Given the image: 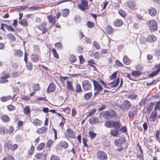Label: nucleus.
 <instances>
[{
  "instance_id": "nucleus-1",
  "label": "nucleus",
  "mask_w": 160,
  "mask_h": 160,
  "mask_svg": "<svg viewBox=\"0 0 160 160\" xmlns=\"http://www.w3.org/2000/svg\"><path fill=\"white\" fill-rule=\"evenodd\" d=\"M99 116L100 117H103L105 119L109 120L112 118L116 117L117 115L113 109H109L106 111L101 112Z\"/></svg>"
},
{
  "instance_id": "nucleus-2",
  "label": "nucleus",
  "mask_w": 160,
  "mask_h": 160,
  "mask_svg": "<svg viewBox=\"0 0 160 160\" xmlns=\"http://www.w3.org/2000/svg\"><path fill=\"white\" fill-rule=\"evenodd\" d=\"M158 23L155 20H151L148 21V25L149 27V30L152 32H155L158 30Z\"/></svg>"
},
{
  "instance_id": "nucleus-3",
  "label": "nucleus",
  "mask_w": 160,
  "mask_h": 160,
  "mask_svg": "<svg viewBox=\"0 0 160 160\" xmlns=\"http://www.w3.org/2000/svg\"><path fill=\"white\" fill-rule=\"evenodd\" d=\"M131 106V102L128 100H125L123 101L122 103L120 106V108L122 112H126L130 109Z\"/></svg>"
},
{
  "instance_id": "nucleus-4",
  "label": "nucleus",
  "mask_w": 160,
  "mask_h": 160,
  "mask_svg": "<svg viewBox=\"0 0 160 160\" xmlns=\"http://www.w3.org/2000/svg\"><path fill=\"white\" fill-rule=\"evenodd\" d=\"M82 86L83 90L85 91L90 90L92 88L91 82L87 80H85L82 82Z\"/></svg>"
},
{
  "instance_id": "nucleus-5",
  "label": "nucleus",
  "mask_w": 160,
  "mask_h": 160,
  "mask_svg": "<svg viewBox=\"0 0 160 160\" xmlns=\"http://www.w3.org/2000/svg\"><path fill=\"white\" fill-rule=\"evenodd\" d=\"M68 146V143L65 141H61L59 144L56 145L55 148L56 149L58 150L60 149V147L61 148L67 149Z\"/></svg>"
},
{
  "instance_id": "nucleus-6",
  "label": "nucleus",
  "mask_w": 160,
  "mask_h": 160,
  "mask_svg": "<svg viewBox=\"0 0 160 160\" xmlns=\"http://www.w3.org/2000/svg\"><path fill=\"white\" fill-rule=\"evenodd\" d=\"M97 157L99 160H106L107 158V155L103 151H99L97 152Z\"/></svg>"
},
{
  "instance_id": "nucleus-7",
  "label": "nucleus",
  "mask_w": 160,
  "mask_h": 160,
  "mask_svg": "<svg viewBox=\"0 0 160 160\" xmlns=\"http://www.w3.org/2000/svg\"><path fill=\"white\" fill-rule=\"evenodd\" d=\"M137 112V109L136 108L133 106L131 109L128 112V116L129 118H134L135 115L136 114Z\"/></svg>"
},
{
  "instance_id": "nucleus-8",
  "label": "nucleus",
  "mask_w": 160,
  "mask_h": 160,
  "mask_svg": "<svg viewBox=\"0 0 160 160\" xmlns=\"http://www.w3.org/2000/svg\"><path fill=\"white\" fill-rule=\"evenodd\" d=\"M92 82L94 86V90H98V91H101L103 89V88L102 86L99 83L98 81L93 80Z\"/></svg>"
},
{
  "instance_id": "nucleus-9",
  "label": "nucleus",
  "mask_w": 160,
  "mask_h": 160,
  "mask_svg": "<svg viewBox=\"0 0 160 160\" xmlns=\"http://www.w3.org/2000/svg\"><path fill=\"white\" fill-rule=\"evenodd\" d=\"M47 24L46 22H43L38 26V28L42 31V33H45L48 31V28H46Z\"/></svg>"
},
{
  "instance_id": "nucleus-10",
  "label": "nucleus",
  "mask_w": 160,
  "mask_h": 160,
  "mask_svg": "<svg viewBox=\"0 0 160 160\" xmlns=\"http://www.w3.org/2000/svg\"><path fill=\"white\" fill-rule=\"evenodd\" d=\"M157 39V38L153 35H149L146 38L147 41L150 43H154Z\"/></svg>"
},
{
  "instance_id": "nucleus-11",
  "label": "nucleus",
  "mask_w": 160,
  "mask_h": 160,
  "mask_svg": "<svg viewBox=\"0 0 160 160\" xmlns=\"http://www.w3.org/2000/svg\"><path fill=\"white\" fill-rule=\"evenodd\" d=\"M121 125V123L119 121H115L112 122V128H114V129L119 130Z\"/></svg>"
},
{
  "instance_id": "nucleus-12",
  "label": "nucleus",
  "mask_w": 160,
  "mask_h": 160,
  "mask_svg": "<svg viewBox=\"0 0 160 160\" xmlns=\"http://www.w3.org/2000/svg\"><path fill=\"white\" fill-rule=\"evenodd\" d=\"M56 85L53 83H51L47 89L48 92L50 93L54 92L56 89Z\"/></svg>"
},
{
  "instance_id": "nucleus-13",
  "label": "nucleus",
  "mask_w": 160,
  "mask_h": 160,
  "mask_svg": "<svg viewBox=\"0 0 160 160\" xmlns=\"http://www.w3.org/2000/svg\"><path fill=\"white\" fill-rule=\"evenodd\" d=\"M120 81L119 78L118 77L116 80H115L112 82L108 83V85H111L112 88H116L118 85Z\"/></svg>"
},
{
  "instance_id": "nucleus-14",
  "label": "nucleus",
  "mask_w": 160,
  "mask_h": 160,
  "mask_svg": "<svg viewBox=\"0 0 160 160\" xmlns=\"http://www.w3.org/2000/svg\"><path fill=\"white\" fill-rule=\"evenodd\" d=\"M123 24L122 21L120 19H116L113 23V25L117 27H120Z\"/></svg>"
},
{
  "instance_id": "nucleus-15",
  "label": "nucleus",
  "mask_w": 160,
  "mask_h": 160,
  "mask_svg": "<svg viewBox=\"0 0 160 160\" xmlns=\"http://www.w3.org/2000/svg\"><path fill=\"white\" fill-rule=\"evenodd\" d=\"M66 133L68 137L72 139L75 138V136L73 133L72 130L70 128H68L67 129Z\"/></svg>"
},
{
  "instance_id": "nucleus-16",
  "label": "nucleus",
  "mask_w": 160,
  "mask_h": 160,
  "mask_svg": "<svg viewBox=\"0 0 160 160\" xmlns=\"http://www.w3.org/2000/svg\"><path fill=\"white\" fill-rule=\"evenodd\" d=\"M99 122V119L97 117H93L89 118V122L91 124H96Z\"/></svg>"
},
{
  "instance_id": "nucleus-17",
  "label": "nucleus",
  "mask_w": 160,
  "mask_h": 160,
  "mask_svg": "<svg viewBox=\"0 0 160 160\" xmlns=\"http://www.w3.org/2000/svg\"><path fill=\"white\" fill-rule=\"evenodd\" d=\"M154 104V102H150L146 108V111L148 113H150L153 108Z\"/></svg>"
},
{
  "instance_id": "nucleus-18",
  "label": "nucleus",
  "mask_w": 160,
  "mask_h": 160,
  "mask_svg": "<svg viewBox=\"0 0 160 160\" xmlns=\"http://www.w3.org/2000/svg\"><path fill=\"white\" fill-rule=\"evenodd\" d=\"M32 60L35 62H37L39 59V56L35 53L32 54L31 56Z\"/></svg>"
},
{
  "instance_id": "nucleus-19",
  "label": "nucleus",
  "mask_w": 160,
  "mask_h": 160,
  "mask_svg": "<svg viewBox=\"0 0 160 160\" xmlns=\"http://www.w3.org/2000/svg\"><path fill=\"white\" fill-rule=\"evenodd\" d=\"M148 13L150 16L152 17L155 16L157 14V11L155 8L151 7L148 9Z\"/></svg>"
},
{
  "instance_id": "nucleus-20",
  "label": "nucleus",
  "mask_w": 160,
  "mask_h": 160,
  "mask_svg": "<svg viewBox=\"0 0 160 160\" xmlns=\"http://www.w3.org/2000/svg\"><path fill=\"white\" fill-rule=\"evenodd\" d=\"M119 132V130L116 129H111L110 131V134L112 136H117L118 134V132Z\"/></svg>"
},
{
  "instance_id": "nucleus-21",
  "label": "nucleus",
  "mask_w": 160,
  "mask_h": 160,
  "mask_svg": "<svg viewBox=\"0 0 160 160\" xmlns=\"http://www.w3.org/2000/svg\"><path fill=\"white\" fill-rule=\"evenodd\" d=\"M10 77L9 73L6 71H3L1 74V76L0 77V79H4L8 78Z\"/></svg>"
},
{
  "instance_id": "nucleus-22",
  "label": "nucleus",
  "mask_w": 160,
  "mask_h": 160,
  "mask_svg": "<svg viewBox=\"0 0 160 160\" xmlns=\"http://www.w3.org/2000/svg\"><path fill=\"white\" fill-rule=\"evenodd\" d=\"M46 129H47V127H42L38 129L36 131V132L39 134L42 133H45L46 132Z\"/></svg>"
},
{
  "instance_id": "nucleus-23",
  "label": "nucleus",
  "mask_w": 160,
  "mask_h": 160,
  "mask_svg": "<svg viewBox=\"0 0 160 160\" xmlns=\"http://www.w3.org/2000/svg\"><path fill=\"white\" fill-rule=\"evenodd\" d=\"M160 67H159L155 71H153L150 73L148 75V76L151 78H152L154 76H156L160 72Z\"/></svg>"
},
{
  "instance_id": "nucleus-24",
  "label": "nucleus",
  "mask_w": 160,
  "mask_h": 160,
  "mask_svg": "<svg viewBox=\"0 0 160 160\" xmlns=\"http://www.w3.org/2000/svg\"><path fill=\"white\" fill-rule=\"evenodd\" d=\"M123 63L126 65H129L130 63V60L127 56H124L123 58Z\"/></svg>"
},
{
  "instance_id": "nucleus-25",
  "label": "nucleus",
  "mask_w": 160,
  "mask_h": 160,
  "mask_svg": "<svg viewBox=\"0 0 160 160\" xmlns=\"http://www.w3.org/2000/svg\"><path fill=\"white\" fill-rule=\"evenodd\" d=\"M7 36L8 39L11 40L13 42H15L16 40L15 36L11 33L7 34Z\"/></svg>"
},
{
  "instance_id": "nucleus-26",
  "label": "nucleus",
  "mask_w": 160,
  "mask_h": 160,
  "mask_svg": "<svg viewBox=\"0 0 160 160\" xmlns=\"http://www.w3.org/2000/svg\"><path fill=\"white\" fill-rule=\"evenodd\" d=\"M127 5L132 10L133 9L136 5L134 2L129 1L127 2Z\"/></svg>"
},
{
  "instance_id": "nucleus-27",
  "label": "nucleus",
  "mask_w": 160,
  "mask_h": 160,
  "mask_svg": "<svg viewBox=\"0 0 160 160\" xmlns=\"http://www.w3.org/2000/svg\"><path fill=\"white\" fill-rule=\"evenodd\" d=\"M92 95V93L91 92L86 93L84 95V98L86 100H89L91 98Z\"/></svg>"
},
{
  "instance_id": "nucleus-28",
  "label": "nucleus",
  "mask_w": 160,
  "mask_h": 160,
  "mask_svg": "<svg viewBox=\"0 0 160 160\" xmlns=\"http://www.w3.org/2000/svg\"><path fill=\"white\" fill-rule=\"evenodd\" d=\"M48 19L49 22H52V25L55 23V17H53L51 15H49L48 16Z\"/></svg>"
},
{
  "instance_id": "nucleus-29",
  "label": "nucleus",
  "mask_w": 160,
  "mask_h": 160,
  "mask_svg": "<svg viewBox=\"0 0 160 160\" xmlns=\"http://www.w3.org/2000/svg\"><path fill=\"white\" fill-rule=\"evenodd\" d=\"M15 56H16L20 57L23 54V52L20 50H15Z\"/></svg>"
},
{
  "instance_id": "nucleus-30",
  "label": "nucleus",
  "mask_w": 160,
  "mask_h": 160,
  "mask_svg": "<svg viewBox=\"0 0 160 160\" xmlns=\"http://www.w3.org/2000/svg\"><path fill=\"white\" fill-rule=\"evenodd\" d=\"M67 88L68 90H70L71 91H73L74 90L73 86L72 85V82L69 81L67 82Z\"/></svg>"
},
{
  "instance_id": "nucleus-31",
  "label": "nucleus",
  "mask_w": 160,
  "mask_h": 160,
  "mask_svg": "<svg viewBox=\"0 0 160 160\" xmlns=\"http://www.w3.org/2000/svg\"><path fill=\"white\" fill-rule=\"evenodd\" d=\"M106 31L109 34H111L113 31L112 28L109 25H108L106 26Z\"/></svg>"
},
{
  "instance_id": "nucleus-32",
  "label": "nucleus",
  "mask_w": 160,
  "mask_h": 160,
  "mask_svg": "<svg viewBox=\"0 0 160 160\" xmlns=\"http://www.w3.org/2000/svg\"><path fill=\"white\" fill-rule=\"evenodd\" d=\"M75 91L78 93H80L82 92L81 85L78 83H77L76 85Z\"/></svg>"
},
{
  "instance_id": "nucleus-33",
  "label": "nucleus",
  "mask_w": 160,
  "mask_h": 160,
  "mask_svg": "<svg viewBox=\"0 0 160 160\" xmlns=\"http://www.w3.org/2000/svg\"><path fill=\"white\" fill-rule=\"evenodd\" d=\"M69 61L72 62H74L77 60L76 56L72 54L69 55Z\"/></svg>"
},
{
  "instance_id": "nucleus-34",
  "label": "nucleus",
  "mask_w": 160,
  "mask_h": 160,
  "mask_svg": "<svg viewBox=\"0 0 160 160\" xmlns=\"http://www.w3.org/2000/svg\"><path fill=\"white\" fill-rule=\"evenodd\" d=\"M142 74V72L140 71H133L131 72V75L133 76L137 77Z\"/></svg>"
},
{
  "instance_id": "nucleus-35",
  "label": "nucleus",
  "mask_w": 160,
  "mask_h": 160,
  "mask_svg": "<svg viewBox=\"0 0 160 160\" xmlns=\"http://www.w3.org/2000/svg\"><path fill=\"white\" fill-rule=\"evenodd\" d=\"M19 24L22 25L23 26H28V22L26 19H24L21 20L19 22Z\"/></svg>"
},
{
  "instance_id": "nucleus-36",
  "label": "nucleus",
  "mask_w": 160,
  "mask_h": 160,
  "mask_svg": "<svg viewBox=\"0 0 160 160\" xmlns=\"http://www.w3.org/2000/svg\"><path fill=\"white\" fill-rule=\"evenodd\" d=\"M40 89L41 88L39 87V85L38 84H34L33 87V90L34 92L39 91Z\"/></svg>"
},
{
  "instance_id": "nucleus-37",
  "label": "nucleus",
  "mask_w": 160,
  "mask_h": 160,
  "mask_svg": "<svg viewBox=\"0 0 160 160\" xmlns=\"http://www.w3.org/2000/svg\"><path fill=\"white\" fill-rule=\"evenodd\" d=\"M69 12L70 11L68 9H64L62 11V16L63 17H66L68 15Z\"/></svg>"
},
{
  "instance_id": "nucleus-38",
  "label": "nucleus",
  "mask_w": 160,
  "mask_h": 160,
  "mask_svg": "<svg viewBox=\"0 0 160 160\" xmlns=\"http://www.w3.org/2000/svg\"><path fill=\"white\" fill-rule=\"evenodd\" d=\"M112 121L111 120L106 122L104 123V126L108 128H112Z\"/></svg>"
},
{
  "instance_id": "nucleus-39",
  "label": "nucleus",
  "mask_w": 160,
  "mask_h": 160,
  "mask_svg": "<svg viewBox=\"0 0 160 160\" xmlns=\"http://www.w3.org/2000/svg\"><path fill=\"white\" fill-rule=\"evenodd\" d=\"M33 123L35 125L38 126L41 124V121L37 118H36L33 120Z\"/></svg>"
},
{
  "instance_id": "nucleus-40",
  "label": "nucleus",
  "mask_w": 160,
  "mask_h": 160,
  "mask_svg": "<svg viewBox=\"0 0 160 160\" xmlns=\"http://www.w3.org/2000/svg\"><path fill=\"white\" fill-rule=\"evenodd\" d=\"M27 69L28 70L31 71L33 68L32 64L30 62H27L26 63Z\"/></svg>"
},
{
  "instance_id": "nucleus-41",
  "label": "nucleus",
  "mask_w": 160,
  "mask_h": 160,
  "mask_svg": "<svg viewBox=\"0 0 160 160\" xmlns=\"http://www.w3.org/2000/svg\"><path fill=\"white\" fill-rule=\"evenodd\" d=\"M45 144L44 143H41L38 145L37 147V149L38 151L42 150L45 147Z\"/></svg>"
},
{
  "instance_id": "nucleus-42",
  "label": "nucleus",
  "mask_w": 160,
  "mask_h": 160,
  "mask_svg": "<svg viewBox=\"0 0 160 160\" xmlns=\"http://www.w3.org/2000/svg\"><path fill=\"white\" fill-rule=\"evenodd\" d=\"M5 28L7 30L9 31L12 32L15 31L14 29L11 25H8L6 24Z\"/></svg>"
},
{
  "instance_id": "nucleus-43",
  "label": "nucleus",
  "mask_w": 160,
  "mask_h": 160,
  "mask_svg": "<svg viewBox=\"0 0 160 160\" xmlns=\"http://www.w3.org/2000/svg\"><path fill=\"white\" fill-rule=\"evenodd\" d=\"M88 134L92 139L94 138L97 135L95 133L92 131H90L89 132Z\"/></svg>"
},
{
  "instance_id": "nucleus-44",
  "label": "nucleus",
  "mask_w": 160,
  "mask_h": 160,
  "mask_svg": "<svg viewBox=\"0 0 160 160\" xmlns=\"http://www.w3.org/2000/svg\"><path fill=\"white\" fill-rule=\"evenodd\" d=\"M52 53L54 56L56 58L58 59L59 58L58 54L57 53L55 49L53 48L52 50Z\"/></svg>"
},
{
  "instance_id": "nucleus-45",
  "label": "nucleus",
  "mask_w": 160,
  "mask_h": 160,
  "mask_svg": "<svg viewBox=\"0 0 160 160\" xmlns=\"http://www.w3.org/2000/svg\"><path fill=\"white\" fill-rule=\"evenodd\" d=\"M2 120L4 122H7L9 120V118L6 115H3L2 117Z\"/></svg>"
},
{
  "instance_id": "nucleus-46",
  "label": "nucleus",
  "mask_w": 160,
  "mask_h": 160,
  "mask_svg": "<svg viewBox=\"0 0 160 160\" xmlns=\"http://www.w3.org/2000/svg\"><path fill=\"white\" fill-rule=\"evenodd\" d=\"M87 25L89 28H92L94 27V23L90 21H88L87 22Z\"/></svg>"
},
{
  "instance_id": "nucleus-47",
  "label": "nucleus",
  "mask_w": 160,
  "mask_h": 160,
  "mask_svg": "<svg viewBox=\"0 0 160 160\" xmlns=\"http://www.w3.org/2000/svg\"><path fill=\"white\" fill-rule=\"evenodd\" d=\"M30 112V110L28 106H26L24 109V112L25 114L28 115Z\"/></svg>"
},
{
  "instance_id": "nucleus-48",
  "label": "nucleus",
  "mask_w": 160,
  "mask_h": 160,
  "mask_svg": "<svg viewBox=\"0 0 160 160\" xmlns=\"http://www.w3.org/2000/svg\"><path fill=\"white\" fill-rule=\"evenodd\" d=\"M118 12L119 14L123 18H124L126 16L125 12L122 9H120Z\"/></svg>"
},
{
  "instance_id": "nucleus-49",
  "label": "nucleus",
  "mask_w": 160,
  "mask_h": 160,
  "mask_svg": "<svg viewBox=\"0 0 160 160\" xmlns=\"http://www.w3.org/2000/svg\"><path fill=\"white\" fill-rule=\"evenodd\" d=\"M54 45L55 47H57L59 50L62 49L63 47L62 43L60 42L56 43Z\"/></svg>"
},
{
  "instance_id": "nucleus-50",
  "label": "nucleus",
  "mask_w": 160,
  "mask_h": 160,
  "mask_svg": "<svg viewBox=\"0 0 160 160\" xmlns=\"http://www.w3.org/2000/svg\"><path fill=\"white\" fill-rule=\"evenodd\" d=\"M96 109H93L87 115V118L92 116L96 112Z\"/></svg>"
},
{
  "instance_id": "nucleus-51",
  "label": "nucleus",
  "mask_w": 160,
  "mask_h": 160,
  "mask_svg": "<svg viewBox=\"0 0 160 160\" xmlns=\"http://www.w3.org/2000/svg\"><path fill=\"white\" fill-rule=\"evenodd\" d=\"M40 8V7L38 6H33L30 7L28 8V9L30 11H34L38 10Z\"/></svg>"
},
{
  "instance_id": "nucleus-52",
  "label": "nucleus",
  "mask_w": 160,
  "mask_h": 160,
  "mask_svg": "<svg viewBox=\"0 0 160 160\" xmlns=\"http://www.w3.org/2000/svg\"><path fill=\"white\" fill-rule=\"evenodd\" d=\"M93 44L95 48L97 49H99L100 48V45H99L98 42H96L95 41H94L93 42Z\"/></svg>"
},
{
  "instance_id": "nucleus-53",
  "label": "nucleus",
  "mask_w": 160,
  "mask_h": 160,
  "mask_svg": "<svg viewBox=\"0 0 160 160\" xmlns=\"http://www.w3.org/2000/svg\"><path fill=\"white\" fill-rule=\"evenodd\" d=\"M81 2H82V4L83 6H84L87 8L88 7V2L85 0H81Z\"/></svg>"
},
{
  "instance_id": "nucleus-54",
  "label": "nucleus",
  "mask_w": 160,
  "mask_h": 160,
  "mask_svg": "<svg viewBox=\"0 0 160 160\" xmlns=\"http://www.w3.org/2000/svg\"><path fill=\"white\" fill-rule=\"evenodd\" d=\"M154 109L156 110L157 109L160 110V101L157 102L156 105L154 107Z\"/></svg>"
},
{
  "instance_id": "nucleus-55",
  "label": "nucleus",
  "mask_w": 160,
  "mask_h": 160,
  "mask_svg": "<svg viewBox=\"0 0 160 160\" xmlns=\"http://www.w3.org/2000/svg\"><path fill=\"white\" fill-rule=\"evenodd\" d=\"M119 130V132L121 131L122 132H125L127 131V128L125 126H122Z\"/></svg>"
},
{
  "instance_id": "nucleus-56",
  "label": "nucleus",
  "mask_w": 160,
  "mask_h": 160,
  "mask_svg": "<svg viewBox=\"0 0 160 160\" xmlns=\"http://www.w3.org/2000/svg\"><path fill=\"white\" fill-rule=\"evenodd\" d=\"M7 108L9 111H12L15 109V107L12 105L10 104L7 106Z\"/></svg>"
},
{
  "instance_id": "nucleus-57",
  "label": "nucleus",
  "mask_w": 160,
  "mask_h": 160,
  "mask_svg": "<svg viewBox=\"0 0 160 160\" xmlns=\"http://www.w3.org/2000/svg\"><path fill=\"white\" fill-rule=\"evenodd\" d=\"M117 77V72H114L109 76V78L111 80L115 79Z\"/></svg>"
},
{
  "instance_id": "nucleus-58",
  "label": "nucleus",
  "mask_w": 160,
  "mask_h": 160,
  "mask_svg": "<svg viewBox=\"0 0 160 160\" xmlns=\"http://www.w3.org/2000/svg\"><path fill=\"white\" fill-rule=\"evenodd\" d=\"M114 143L116 146H119L122 143L121 140L120 139H116L114 141Z\"/></svg>"
},
{
  "instance_id": "nucleus-59",
  "label": "nucleus",
  "mask_w": 160,
  "mask_h": 160,
  "mask_svg": "<svg viewBox=\"0 0 160 160\" xmlns=\"http://www.w3.org/2000/svg\"><path fill=\"white\" fill-rule=\"evenodd\" d=\"M137 95L136 94H130V95H128L127 98H129L130 99L132 100L134 99L136 97H137Z\"/></svg>"
},
{
  "instance_id": "nucleus-60",
  "label": "nucleus",
  "mask_w": 160,
  "mask_h": 160,
  "mask_svg": "<svg viewBox=\"0 0 160 160\" xmlns=\"http://www.w3.org/2000/svg\"><path fill=\"white\" fill-rule=\"evenodd\" d=\"M153 112L151 115H150V119L151 121L154 122L155 121V119L157 118L156 117H154L153 115Z\"/></svg>"
},
{
  "instance_id": "nucleus-61",
  "label": "nucleus",
  "mask_w": 160,
  "mask_h": 160,
  "mask_svg": "<svg viewBox=\"0 0 160 160\" xmlns=\"http://www.w3.org/2000/svg\"><path fill=\"white\" fill-rule=\"evenodd\" d=\"M88 140L87 139L85 138H82V143L83 144L84 146V147H86L87 148H88V145H87V142Z\"/></svg>"
},
{
  "instance_id": "nucleus-62",
  "label": "nucleus",
  "mask_w": 160,
  "mask_h": 160,
  "mask_svg": "<svg viewBox=\"0 0 160 160\" xmlns=\"http://www.w3.org/2000/svg\"><path fill=\"white\" fill-rule=\"evenodd\" d=\"M50 160H60V159L57 156L52 155L50 158Z\"/></svg>"
},
{
  "instance_id": "nucleus-63",
  "label": "nucleus",
  "mask_w": 160,
  "mask_h": 160,
  "mask_svg": "<svg viewBox=\"0 0 160 160\" xmlns=\"http://www.w3.org/2000/svg\"><path fill=\"white\" fill-rule=\"evenodd\" d=\"M11 144L10 142H7L5 143L4 147L7 148L8 149H11Z\"/></svg>"
},
{
  "instance_id": "nucleus-64",
  "label": "nucleus",
  "mask_w": 160,
  "mask_h": 160,
  "mask_svg": "<svg viewBox=\"0 0 160 160\" xmlns=\"http://www.w3.org/2000/svg\"><path fill=\"white\" fill-rule=\"evenodd\" d=\"M78 7L80 9L83 11H85L87 8L84 6H82V4H79L78 6Z\"/></svg>"
}]
</instances>
